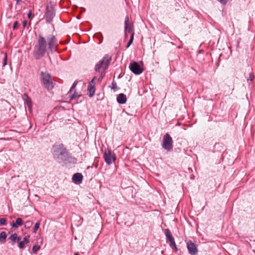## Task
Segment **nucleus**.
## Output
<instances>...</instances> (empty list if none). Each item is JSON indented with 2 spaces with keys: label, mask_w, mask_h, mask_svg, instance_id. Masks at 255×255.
<instances>
[{
  "label": "nucleus",
  "mask_w": 255,
  "mask_h": 255,
  "mask_svg": "<svg viewBox=\"0 0 255 255\" xmlns=\"http://www.w3.org/2000/svg\"><path fill=\"white\" fill-rule=\"evenodd\" d=\"M22 25H23V26L24 27H26V26L27 25V21L26 20H24L23 21Z\"/></svg>",
  "instance_id": "72a5a7b5"
},
{
  "label": "nucleus",
  "mask_w": 255,
  "mask_h": 255,
  "mask_svg": "<svg viewBox=\"0 0 255 255\" xmlns=\"http://www.w3.org/2000/svg\"><path fill=\"white\" fill-rule=\"evenodd\" d=\"M29 236H26L25 237H24V239H23V241H22L23 242H24V243L25 244H27L29 242Z\"/></svg>",
  "instance_id": "bb28decb"
},
{
  "label": "nucleus",
  "mask_w": 255,
  "mask_h": 255,
  "mask_svg": "<svg viewBox=\"0 0 255 255\" xmlns=\"http://www.w3.org/2000/svg\"><path fill=\"white\" fill-rule=\"evenodd\" d=\"M170 243L169 245L172 248H174L176 251L177 250V248L176 247L175 243L174 242V239L173 237L172 236L167 239Z\"/></svg>",
  "instance_id": "2eb2a0df"
},
{
  "label": "nucleus",
  "mask_w": 255,
  "mask_h": 255,
  "mask_svg": "<svg viewBox=\"0 0 255 255\" xmlns=\"http://www.w3.org/2000/svg\"><path fill=\"white\" fill-rule=\"evenodd\" d=\"M165 234L167 239L172 236L171 233L168 229H166L165 230Z\"/></svg>",
  "instance_id": "4be33fe9"
},
{
  "label": "nucleus",
  "mask_w": 255,
  "mask_h": 255,
  "mask_svg": "<svg viewBox=\"0 0 255 255\" xmlns=\"http://www.w3.org/2000/svg\"><path fill=\"white\" fill-rule=\"evenodd\" d=\"M82 9H83V10H85V9L84 8H82Z\"/></svg>",
  "instance_id": "a19ab883"
},
{
  "label": "nucleus",
  "mask_w": 255,
  "mask_h": 255,
  "mask_svg": "<svg viewBox=\"0 0 255 255\" xmlns=\"http://www.w3.org/2000/svg\"><path fill=\"white\" fill-rule=\"evenodd\" d=\"M96 79V77H94L93 79L90 82L88 86L95 87V81Z\"/></svg>",
  "instance_id": "393cba45"
},
{
  "label": "nucleus",
  "mask_w": 255,
  "mask_h": 255,
  "mask_svg": "<svg viewBox=\"0 0 255 255\" xmlns=\"http://www.w3.org/2000/svg\"><path fill=\"white\" fill-rule=\"evenodd\" d=\"M103 79V78H101V77L100 76V77L98 78V82H99V83H101Z\"/></svg>",
  "instance_id": "e433bc0d"
},
{
  "label": "nucleus",
  "mask_w": 255,
  "mask_h": 255,
  "mask_svg": "<svg viewBox=\"0 0 255 255\" xmlns=\"http://www.w3.org/2000/svg\"><path fill=\"white\" fill-rule=\"evenodd\" d=\"M54 157L59 160V162L63 161L68 157V152L62 144L55 145L53 147Z\"/></svg>",
  "instance_id": "f03ea898"
},
{
  "label": "nucleus",
  "mask_w": 255,
  "mask_h": 255,
  "mask_svg": "<svg viewBox=\"0 0 255 255\" xmlns=\"http://www.w3.org/2000/svg\"><path fill=\"white\" fill-rule=\"evenodd\" d=\"M111 61V57L108 55H106L102 59L95 65V70L97 72H100L101 70H105L106 69Z\"/></svg>",
  "instance_id": "7ed1b4c3"
},
{
  "label": "nucleus",
  "mask_w": 255,
  "mask_h": 255,
  "mask_svg": "<svg viewBox=\"0 0 255 255\" xmlns=\"http://www.w3.org/2000/svg\"><path fill=\"white\" fill-rule=\"evenodd\" d=\"M55 16L54 6L50 2L47 4L45 12V16L46 19V22L50 23Z\"/></svg>",
  "instance_id": "39448f33"
},
{
  "label": "nucleus",
  "mask_w": 255,
  "mask_h": 255,
  "mask_svg": "<svg viewBox=\"0 0 255 255\" xmlns=\"http://www.w3.org/2000/svg\"><path fill=\"white\" fill-rule=\"evenodd\" d=\"M88 91L89 92V96L90 97H92L95 95V87H88Z\"/></svg>",
  "instance_id": "f3484780"
},
{
  "label": "nucleus",
  "mask_w": 255,
  "mask_h": 255,
  "mask_svg": "<svg viewBox=\"0 0 255 255\" xmlns=\"http://www.w3.org/2000/svg\"><path fill=\"white\" fill-rule=\"evenodd\" d=\"M39 226H40V222L39 221H37L35 223V224L34 225V228H33V233H36V232L39 229Z\"/></svg>",
  "instance_id": "5701e85b"
},
{
  "label": "nucleus",
  "mask_w": 255,
  "mask_h": 255,
  "mask_svg": "<svg viewBox=\"0 0 255 255\" xmlns=\"http://www.w3.org/2000/svg\"><path fill=\"white\" fill-rule=\"evenodd\" d=\"M255 78V76L253 73H250L249 74V77H247V80L253 81Z\"/></svg>",
  "instance_id": "b1692460"
},
{
  "label": "nucleus",
  "mask_w": 255,
  "mask_h": 255,
  "mask_svg": "<svg viewBox=\"0 0 255 255\" xmlns=\"http://www.w3.org/2000/svg\"><path fill=\"white\" fill-rule=\"evenodd\" d=\"M32 15V12L31 11H29L27 14V16L29 18H31Z\"/></svg>",
  "instance_id": "c9c22d12"
},
{
  "label": "nucleus",
  "mask_w": 255,
  "mask_h": 255,
  "mask_svg": "<svg viewBox=\"0 0 255 255\" xmlns=\"http://www.w3.org/2000/svg\"><path fill=\"white\" fill-rule=\"evenodd\" d=\"M23 97L25 98L26 102L27 104V106L29 109L31 108V104L32 102L31 101L30 99L29 98V97L27 96V95L24 94L23 95Z\"/></svg>",
  "instance_id": "a211bd4d"
},
{
  "label": "nucleus",
  "mask_w": 255,
  "mask_h": 255,
  "mask_svg": "<svg viewBox=\"0 0 255 255\" xmlns=\"http://www.w3.org/2000/svg\"><path fill=\"white\" fill-rule=\"evenodd\" d=\"M6 234L5 232H1L0 233V242L1 243H4L6 239Z\"/></svg>",
  "instance_id": "dca6fc26"
},
{
  "label": "nucleus",
  "mask_w": 255,
  "mask_h": 255,
  "mask_svg": "<svg viewBox=\"0 0 255 255\" xmlns=\"http://www.w3.org/2000/svg\"><path fill=\"white\" fill-rule=\"evenodd\" d=\"M40 246L38 245H34L32 248V251L33 253H36L37 251L40 249Z\"/></svg>",
  "instance_id": "a878e982"
},
{
  "label": "nucleus",
  "mask_w": 255,
  "mask_h": 255,
  "mask_svg": "<svg viewBox=\"0 0 255 255\" xmlns=\"http://www.w3.org/2000/svg\"><path fill=\"white\" fill-rule=\"evenodd\" d=\"M104 157L106 163L108 165H111L116 159L115 153L110 149L105 150Z\"/></svg>",
  "instance_id": "0eeeda50"
},
{
  "label": "nucleus",
  "mask_w": 255,
  "mask_h": 255,
  "mask_svg": "<svg viewBox=\"0 0 255 255\" xmlns=\"http://www.w3.org/2000/svg\"><path fill=\"white\" fill-rule=\"evenodd\" d=\"M40 76L41 81L45 87L48 90L52 89L54 85L50 75L47 72H41Z\"/></svg>",
  "instance_id": "20e7f679"
},
{
  "label": "nucleus",
  "mask_w": 255,
  "mask_h": 255,
  "mask_svg": "<svg viewBox=\"0 0 255 255\" xmlns=\"http://www.w3.org/2000/svg\"><path fill=\"white\" fill-rule=\"evenodd\" d=\"M32 224V222L30 221H27L25 223L24 227L26 229H29L31 227Z\"/></svg>",
  "instance_id": "412c9836"
},
{
  "label": "nucleus",
  "mask_w": 255,
  "mask_h": 255,
  "mask_svg": "<svg viewBox=\"0 0 255 255\" xmlns=\"http://www.w3.org/2000/svg\"><path fill=\"white\" fill-rule=\"evenodd\" d=\"M218 1H219L220 3L222 4H226L229 0H217Z\"/></svg>",
  "instance_id": "473e14b6"
},
{
  "label": "nucleus",
  "mask_w": 255,
  "mask_h": 255,
  "mask_svg": "<svg viewBox=\"0 0 255 255\" xmlns=\"http://www.w3.org/2000/svg\"><path fill=\"white\" fill-rule=\"evenodd\" d=\"M6 220L5 218H1L0 219V225H4L6 224Z\"/></svg>",
  "instance_id": "cd10ccee"
},
{
  "label": "nucleus",
  "mask_w": 255,
  "mask_h": 255,
  "mask_svg": "<svg viewBox=\"0 0 255 255\" xmlns=\"http://www.w3.org/2000/svg\"><path fill=\"white\" fill-rule=\"evenodd\" d=\"M75 255H79L78 253H76Z\"/></svg>",
  "instance_id": "ea45409f"
},
{
  "label": "nucleus",
  "mask_w": 255,
  "mask_h": 255,
  "mask_svg": "<svg viewBox=\"0 0 255 255\" xmlns=\"http://www.w3.org/2000/svg\"><path fill=\"white\" fill-rule=\"evenodd\" d=\"M72 179L75 182H81L83 179V175L81 173H75L73 176Z\"/></svg>",
  "instance_id": "ddd939ff"
},
{
  "label": "nucleus",
  "mask_w": 255,
  "mask_h": 255,
  "mask_svg": "<svg viewBox=\"0 0 255 255\" xmlns=\"http://www.w3.org/2000/svg\"><path fill=\"white\" fill-rule=\"evenodd\" d=\"M17 25H18V22L17 21H15L14 23H13V26H12V28H13V29L14 30L16 28L17 26Z\"/></svg>",
  "instance_id": "2f4dec72"
},
{
  "label": "nucleus",
  "mask_w": 255,
  "mask_h": 255,
  "mask_svg": "<svg viewBox=\"0 0 255 255\" xmlns=\"http://www.w3.org/2000/svg\"><path fill=\"white\" fill-rule=\"evenodd\" d=\"M129 68L130 70L135 74L138 75L141 74L143 71V69L140 67V65L136 62L130 63Z\"/></svg>",
  "instance_id": "6e6552de"
},
{
  "label": "nucleus",
  "mask_w": 255,
  "mask_h": 255,
  "mask_svg": "<svg viewBox=\"0 0 255 255\" xmlns=\"http://www.w3.org/2000/svg\"><path fill=\"white\" fill-rule=\"evenodd\" d=\"M173 140L170 135L167 133H166L163 137V143H162V147L163 148L167 150V151H169L172 149L173 147Z\"/></svg>",
  "instance_id": "423d86ee"
},
{
  "label": "nucleus",
  "mask_w": 255,
  "mask_h": 255,
  "mask_svg": "<svg viewBox=\"0 0 255 255\" xmlns=\"http://www.w3.org/2000/svg\"><path fill=\"white\" fill-rule=\"evenodd\" d=\"M112 85L111 87L112 89L115 90L117 89V83L116 82L113 81L112 82Z\"/></svg>",
  "instance_id": "c756f323"
},
{
  "label": "nucleus",
  "mask_w": 255,
  "mask_h": 255,
  "mask_svg": "<svg viewBox=\"0 0 255 255\" xmlns=\"http://www.w3.org/2000/svg\"><path fill=\"white\" fill-rule=\"evenodd\" d=\"M22 225V220L20 218H18L16 219L15 223H13V224H12V227L13 228H17L19 226H21Z\"/></svg>",
  "instance_id": "4468645a"
},
{
  "label": "nucleus",
  "mask_w": 255,
  "mask_h": 255,
  "mask_svg": "<svg viewBox=\"0 0 255 255\" xmlns=\"http://www.w3.org/2000/svg\"><path fill=\"white\" fill-rule=\"evenodd\" d=\"M77 84V82H74L72 86L71 87L70 91L68 92V94L69 96H70V99L73 100L76 99L77 97H80L81 96L80 95L78 94V93L75 91V87Z\"/></svg>",
  "instance_id": "9d476101"
},
{
  "label": "nucleus",
  "mask_w": 255,
  "mask_h": 255,
  "mask_svg": "<svg viewBox=\"0 0 255 255\" xmlns=\"http://www.w3.org/2000/svg\"><path fill=\"white\" fill-rule=\"evenodd\" d=\"M187 247L189 254L191 255H196L198 250L196 246L192 241H189L187 243Z\"/></svg>",
  "instance_id": "1a4fd4ad"
},
{
  "label": "nucleus",
  "mask_w": 255,
  "mask_h": 255,
  "mask_svg": "<svg viewBox=\"0 0 255 255\" xmlns=\"http://www.w3.org/2000/svg\"><path fill=\"white\" fill-rule=\"evenodd\" d=\"M105 73L104 72H101V74H100V77L102 78H104V77L105 76Z\"/></svg>",
  "instance_id": "f704fd0d"
},
{
  "label": "nucleus",
  "mask_w": 255,
  "mask_h": 255,
  "mask_svg": "<svg viewBox=\"0 0 255 255\" xmlns=\"http://www.w3.org/2000/svg\"><path fill=\"white\" fill-rule=\"evenodd\" d=\"M57 43V39L53 34H49L46 37L40 34L39 35L37 43L33 51L35 59L38 60L44 56L47 50V46L51 52L55 51Z\"/></svg>",
  "instance_id": "f257e3e1"
},
{
  "label": "nucleus",
  "mask_w": 255,
  "mask_h": 255,
  "mask_svg": "<svg viewBox=\"0 0 255 255\" xmlns=\"http://www.w3.org/2000/svg\"><path fill=\"white\" fill-rule=\"evenodd\" d=\"M24 243L23 241H20L19 243L18 247L20 249H23L24 247Z\"/></svg>",
  "instance_id": "7c9ffc66"
},
{
  "label": "nucleus",
  "mask_w": 255,
  "mask_h": 255,
  "mask_svg": "<svg viewBox=\"0 0 255 255\" xmlns=\"http://www.w3.org/2000/svg\"><path fill=\"white\" fill-rule=\"evenodd\" d=\"M20 240H21V237H18V236H17V239H16V241H18V242H19V241H20Z\"/></svg>",
  "instance_id": "4c0bfd02"
},
{
  "label": "nucleus",
  "mask_w": 255,
  "mask_h": 255,
  "mask_svg": "<svg viewBox=\"0 0 255 255\" xmlns=\"http://www.w3.org/2000/svg\"><path fill=\"white\" fill-rule=\"evenodd\" d=\"M15 1L16 2V4H18L19 3V2L21 1V0H15Z\"/></svg>",
  "instance_id": "58836bf2"
},
{
  "label": "nucleus",
  "mask_w": 255,
  "mask_h": 255,
  "mask_svg": "<svg viewBox=\"0 0 255 255\" xmlns=\"http://www.w3.org/2000/svg\"><path fill=\"white\" fill-rule=\"evenodd\" d=\"M129 18L128 16H127L125 18V30L126 32L128 31L129 33H133L132 32V25L128 23Z\"/></svg>",
  "instance_id": "9b49d317"
},
{
  "label": "nucleus",
  "mask_w": 255,
  "mask_h": 255,
  "mask_svg": "<svg viewBox=\"0 0 255 255\" xmlns=\"http://www.w3.org/2000/svg\"><path fill=\"white\" fill-rule=\"evenodd\" d=\"M7 64V54H4V57L3 61V66H4Z\"/></svg>",
  "instance_id": "c85d7f7f"
},
{
  "label": "nucleus",
  "mask_w": 255,
  "mask_h": 255,
  "mask_svg": "<svg viewBox=\"0 0 255 255\" xmlns=\"http://www.w3.org/2000/svg\"><path fill=\"white\" fill-rule=\"evenodd\" d=\"M17 239V235L16 233L12 234L9 237V240L12 242V245H13Z\"/></svg>",
  "instance_id": "6ab92c4d"
},
{
  "label": "nucleus",
  "mask_w": 255,
  "mask_h": 255,
  "mask_svg": "<svg viewBox=\"0 0 255 255\" xmlns=\"http://www.w3.org/2000/svg\"><path fill=\"white\" fill-rule=\"evenodd\" d=\"M117 100L119 104H125L127 102L126 96L123 93L120 94L117 97Z\"/></svg>",
  "instance_id": "f8f14e48"
},
{
  "label": "nucleus",
  "mask_w": 255,
  "mask_h": 255,
  "mask_svg": "<svg viewBox=\"0 0 255 255\" xmlns=\"http://www.w3.org/2000/svg\"><path fill=\"white\" fill-rule=\"evenodd\" d=\"M133 36H134V33H132V34H131L130 39H129V41L128 42V43L127 45V48H128L130 46V45L132 44V43L133 42Z\"/></svg>",
  "instance_id": "aec40b11"
}]
</instances>
